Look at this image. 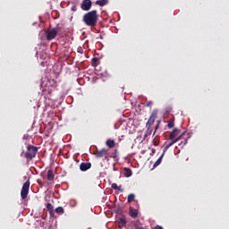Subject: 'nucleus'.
Returning <instances> with one entry per match:
<instances>
[{"label":"nucleus","instance_id":"nucleus-1","mask_svg":"<svg viewBox=\"0 0 229 229\" xmlns=\"http://www.w3.org/2000/svg\"><path fill=\"white\" fill-rule=\"evenodd\" d=\"M83 21L86 26H96L98 24V11L93 10L84 14Z\"/></svg>","mask_w":229,"mask_h":229},{"label":"nucleus","instance_id":"nucleus-2","mask_svg":"<svg viewBox=\"0 0 229 229\" xmlns=\"http://www.w3.org/2000/svg\"><path fill=\"white\" fill-rule=\"evenodd\" d=\"M180 135V131L174 129L171 133H170V140H172L171 142H165V149H164V153H165V151H167L171 146H173V144H175V142H178V140H180V139H182V135Z\"/></svg>","mask_w":229,"mask_h":229},{"label":"nucleus","instance_id":"nucleus-3","mask_svg":"<svg viewBox=\"0 0 229 229\" xmlns=\"http://www.w3.org/2000/svg\"><path fill=\"white\" fill-rule=\"evenodd\" d=\"M30 180L24 182L21 191V199H26V198H28V194H30Z\"/></svg>","mask_w":229,"mask_h":229},{"label":"nucleus","instance_id":"nucleus-4","mask_svg":"<svg viewBox=\"0 0 229 229\" xmlns=\"http://www.w3.org/2000/svg\"><path fill=\"white\" fill-rule=\"evenodd\" d=\"M38 148L34 146H29L27 148V152L25 154L26 158H35L37 155Z\"/></svg>","mask_w":229,"mask_h":229},{"label":"nucleus","instance_id":"nucleus-5","mask_svg":"<svg viewBox=\"0 0 229 229\" xmlns=\"http://www.w3.org/2000/svg\"><path fill=\"white\" fill-rule=\"evenodd\" d=\"M58 35V29H50L47 31V40H53Z\"/></svg>","mask_w":229,"mask_h":229},{"label":"nucleus","instance_id":"nucleus-6","mask_svg":"<svg viewBox=\"0 0 229 229\" xmlns=\"http://www.w3.org/2000/svg\"><path fill=\"white\" fill-rule=\"evenodd\" d=\"M81 10L84 12H89L90 8H92V1L90 0H83L81 5Z\"/></svg>","mask_w":229,"mask_h":229},{"label":"nucleus","instance_id":"nucleus-7","mask_svg":"<svg viewBox=\"0 0 229 229\" xmlns=\"http://www.w3.org/2000/svg\"><path fill=\"white\" fill-rule=\"evenodd\" d=\"M107 153L108 150L106 148H102L100 150H97L95 156L97 157V158H102V157H105V155H106Z\"/></svg>","mask_w":229,"mask_h":229},{"label":"nucleus","instance_id":"nucleus-8","mask_svg":"<svg viewBox=\"0 0 229 229\" xmlns=\"http://www.w3.org/2000/svg\"><path fill=\"white\" fill-rule=\"evenodd\" d=\"M90 163H81L80 165L81 171H88V169H90Z\"/></svg>","mask_w":229,"mask_h":229},{"label":"nucleus","instance_id":"nucleus-9","mask_svg":"<svg viewBox=\"0 0 229 229\" xmlns=\"http://www.w3.org/2000/svg\"><path fill=\"white\" fill-rule=\"evenodd\" d=\"M129 214H130L131 217L135 218V217H137V216H139V211L137 209L130 208Z\"/></svg>","mask_w":229,"mask_h":229},{"label":"nucleus","instance_id":"nucleus-10","mask_svg":"<svg viewBox=\"0 0 229 229\" xmlns=\"http://www.w3.org/2000/svg\"><path fill=\"white\" fill-rule=\"evenodd\" d=\"M106 145L107 148H115V141L114 140H107Z\"/></svg>","mask_w":229,"mask_h":229},{"label":"nucleus","instance_id":"nucleus-11","mask_svg":"<svg viewBox=\"0 0 229 229\" xmlns=\"http://www.w3.org/2000/svg\"><path fill=\"white\" fill-rule=\"evenodd\" d=\"M164 155H165V152H163L160 157L156 161V163L154 164V167H157V165H160V164H162V158L164 157Z\"/></svg>","mask_w":229,"mask_h":229},{"label":"nucleus","instance_id":"nucleus-12","mask_svg":"<svg viewBox=\"0 0 229 229\" xmlns=\"http://www.w3.org/2000/svg\"><path fill=\"white\" fill-rule=\"evenodd\" d=\"M96 4H98V6H105L106 4H108V1L107 0H98L96 2Z\"/></svg>","mask_w":229,"mask_h":229},{"label":"nucleus","instance_id":"nucleus-13","mask_svg":"<svg viewBox=\"0 0 229 229\" xmlns=\"http://www.w3.org/2000/svg\"><path fill=\"white\" fill-rule=\"evenodd\" d=\"M123 174L126 176V178H130V176L132 174L131 170L130 168H124Z\"/></svg>","mask_w":229,"mask_h":229},{"label":"nucleus","instance_id":"nucleus-14","mask_svg":"<svg viewBox=\"0 0 229 229\" xmlns=\"http://www.w3.org/2000/svg\"><path fill=\"white\" fill-rule=\"evenodd\" d=\"M54 178H55V174H53V171L48 170V172H47V180L49 182H52V180H54Z\"/></svg>","mask_w":229,"mask_h":229},{"label":"nucleus","instance_id":"nucleus-15","mask_svg":"<svg viewBox=\"0 0 229 229\" xmlns=\"http://www.w3.org/2000/svg\"><path fill=\"white\" fill-rule=\"evenodd\" d=\"M118 225H120V226H125L126 225V218L125 217L119 218Z\"/></svg>","mask_w":229,"mask_h":229},{"label":"nucleus","instance_id":"nucleus-16","mask_svg":"<svg viewBox=\"0 0 229 229\" xmlns=\"http://www.w3.org/2000/svg\"><path fill=\"white\" fill-rule=\"evenodd\" d=\"M134 199H135V194L131 193L128 195V199H127L128 203H131V201H133Z\"/></svg>","mask_w":229,"mask_h":229},{"label":"nucleus","instance_id":"nucleus-17","mask_svg":"<svg viewBox=\"0 0 229 229\" xmlns=\"http://www.w3.org/2000/svg\"><path fill=\"white\" fill-rule=\"evenodd\" d=\"M55 214H64V208H62V207L56 208Z\"/></svg>","mask_w":229,"mask_h":229},{"label":"nucleus","instance_id":"nucleus-18","mask_svg":"<svg viewBox=\"0 0 229 229\" xmlns=\"http://www.w3.org/2000/svg\"><path fill=\"white\" fill-rule=\"evenodd\" d=\"M47 210H49V212H53V205L51 203H47Z\"/></svg>","mask_w":229,"mask_h":229},{"label":"nucleus","instance_id":"nucleus-19","mask_svg":"<svg viewBox=\"0 0 229 229\" xmlns=\"http://www.w3.org/2000/svg\"><path fill=\"white\" fill-rule=\"evenodd\" d=\"M112 189H114V191H117V189H119V186H117V183H113L111 185Z\"/></svg>","mask_w":229,"mask_h":229},{"label":"nucleus","instance_id":"nucleus-20","mask_svg":"<svg viewBox=\"0 0 229 229\" xmlns=\"http://www.w3.org/2000/svg\"><path fill=\"white\" fill-rule=\"evenodd\" d=\"M174 123L169 122L168 123V128H174Z\"/></svg>","mask_w":229,"mask_h":229},{"label":"nucleus","instance_id":"nucleus-21","mask_svg":"<svg viewBox=\"0 0 229 229\" xmlns=\"http://www.w3.org/2000/svg\"><path fill=\"white\" fill-rule=\"evenodd\" d=\"M78 53H81V55H83V48L81 47H78Z\"/></svg>","mask_w":229,"mask_h":229},{"label":"nucleus","instance_id":"nucleus-22","mask_svg":"<svg viewBox=\"0 0 229 229\" xmlns=\"http://www.w3.org/2000/svg\"><path fill=\"white\" fill-rule=\"evenodd\" d=\"M147 106H153V101H148Z\"/></svg>","mask_w":229,"mask_h":229},{"label":"nucleus","instance_id":"nucleus-23","mask_svg":"<svg viewBox=\"0 0 229 229\" xmlns=\"http://www.w3.org/2000/svg\"><path fill=\"white\" fill-rule=\"evenodd\" d=\"M116 191H119L120 192H123L124 191V190H123V188H121V186H118Z\"/></svg>","mask_w":229,"mask_h":229},{"label":"nucleus","instance_id":"nucleus-24","mask_svg":"<svg viewBox=\"0 0 229 229\" xmlns=\"http://www.w3.org/2000/svg\"><path fill=\"white\" fill-rule=\"evenodd\" d=\"M154 229H164V228L160 225H157Z\"/></svg>","mask_w":229,"mask_h":229},{"label":"nucleus","instance_id":"nucleus-25","mask_svg":"<svg viewBox=\"0 0 229 229\" xmlns=\"http://www.w3.org/2000/svg\"><path fill=\"white\" fill-rule=\"evenodd\" d=\"M72 12H76V6L72 7Z\"/></svg>","mask_w":229,"mask_h":229}]
</instances>
